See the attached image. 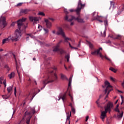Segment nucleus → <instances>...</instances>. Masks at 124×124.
Instances as JSON below:
<instances>
[{
    "instance_id": "f257e3e1",
    "label": "nucleus",
    "mask_w": 124,
    "mask_h": 124,
    "mask_svg": "<svg viewBox=\"0 0 124 124\" xmlns=\"http://www.w3.org/2000/svg\"><path fill=\"white\" fill-rule=\"evenodd\" d=\"M113 108V103L111 102H108L106 107L105 108V111L101 112V114L100 116V119H101L103 122H104V119L106 117V114L108 112H111V109Z\"/></svg>"
},
{
    "instance_id": "f03ea898",
    "label": "nucleus",
    "mask_w": 124,
    "mask_h": 124,
    "mask_svg": "<svg viewBox=\"0 0 124 124\" xmlns=\"http://www.w3.org/2000/svg\"><path fill=\"white\" fill-rule=\"evenodd\" d=\"M27 18H22L17 20V27L19 31H23L24 32L26 31V29L28 27V23H26V25L24 24V22H26Z\"/></svg>"
},
{
    "instance_id": "7ed1b4c3",
    "label": "nucleus",
    "mask_w": 124,
    "mask_h": 124,
    "mask_svg": "<svg viewBox=\"0 0 124 124\" xmlns=\"http://www.w3.org/2000/svg\"><path fill=\"white\" fill-rule=\"evenodd\" d=\"M64 20L67 21V22H72L73 20L78 21V23H84V20L82 18H79V17H75L74 16L72 15H66L64 17Z\"/></svg>"
},
{
    "instance_id": "20e7f679",
    "label": "nucleus",
    "mask_w": 124,
    "mask_h": 124,
    "mask_svg": "<svg viewBox=\"0 0 124 124\" xmlns=\"http://www.w3.org/2000/svg\"><path fill=\"white\" fill-rule=\"evenodd\" d=\"M21 31H20L16 29L15 32V33L13 36L11 35V40L12 41H18L19 40V37L22 36V33Z\"/></svg>"
},
{
    "instance_id": "39448f33",
    "label": "nucleus",
    "mask_w": 124,
    "mask_h": 124,
    "mask_svg": "<svg viewBox=\"0 0 124 124\" xmlns=\"http://www.w3.org/2000/svg\"><path fill=\"white\" fill-rule=\"evenodd\" d=\"M86 6L85 4H82V1L81 0H78L77 9L76 10H74L73 9H70L69 10L70 12H77V14H78L82 9V8H84Z\"/></svg>"
},
{
    "instance_id": "423d86ee",
    "label": "nucleus",
    "mask_w": 124,
    "mask_h": 124,
    "mask_svg": "<svg viewBox=\"0 0 124 124\" xmlns=\"http://www.w3.org/2000/svg\"><path fill=\"white\" fill-rule=\"evenodd\" d=\"M7 26V22H6V18L5 17H2L1 16L0 17V28L1 29H3Z\"/></svg>"
},
{
    "instance_id": "0eeeda50",
    "label": "nucleus",
    "mask_w": 124,
    "mask_h": 124,
    "mask_svg": "<svg viewBox=\"0 0 124 124\" xmlns=\"http://www.w3.org/2000/svg\"><path fill=\"white\" fill-rule=\"evenodd\" d=\"M54 82V79H52L50 78V77H47V78L43 81V85L44 86L41 88V90H42L45 87H46V85L47 84H50V83H53Z\"/></svg>"
},
{
    "instance_id": "6e6552de",
    "label": "nucleus",
    "mask_w": 124,
    "mask_h": 124,
    "mask_svg": "<svg viewBox=\"0 0 124 124\" xmlns=\"http://www.w3.org/2000/svg\"><path fill=\"white\" fill-rule=\"evenodd\" d=\"M91 55H92V56H96L97 55H99V57L102 59V60L104 59V56L102 55V53H99V50H96L92 52Z\"/></svg>"
},
{
    "instance_id": "1a4fd4ad",
    "label": "nucleus",
    "mask_w": 124,
    "mask_h": 124,
    "mask_svg": "<svg viewBox=\"0 0 124 124\" xmlns=\"http://www.w3.org/2000/svg\"><path fill=\"white\" fill-rule=\"evenodd\" d=\"M105 85L106 87V86H107L106 87V89L105 90V94H106V93H107V92H108V90H111V89L112 88V86L110 85V82H109L108 81H106L105 82Z\"/></svg>"
},
{
    "instance_id": "9d476101",
    "label": "nucleus",
    "mask_w": 124,
    "mask_h": 124,
    "mask_svg": "<svg viewBox=\"0 0 124 124\" xmlns=\"http://www.w3.org/2000/svg\"><path fill=\"white\" fill-rule=\"evenodd\" d=\"M56 34L57 35H62L63 37H65V34L64 33V31H63V30L62 28H59L58 29V31L57 32Z\"/></svg>"
},
{
    "instance_id": "9b49d317",
    "label": "nucleus",
    "mask_w": 124,
    "mask_h": 124,
    "mask_svg": "<svg viewBox=\"0 0 124 124\" xmlns=\"http://www.w3.org/2000/svg\"><path fill=\"white\" fill-rule=\"evenodd\" d=\"M29 20L31 22H33V24L35 25V24H37V22L39 21V19H38V18L37 17H33L32 16H29Z\"/></svg>"
},
{
    "instance_id": "f8f14e48",
    "label": "nucleus",
    "mask_w": 124,
    "mask_h": 124,
    "mask_svg": "<svg viewBox=\"0 0 124 124\" xmlns=\"http://www.w3.org/2000/svg\"><path fill=\"white\" fill-rule=\"evenodd\" d=\"M45 22L47 29H50V28H52V26L53 25L52 24V23H51V22H50L49 20H48L47 19H45Z\"/></svg>"
},
{
    "instance_id": "ddd939ff",
    "label": "nucleus",
    "mask_w": 124,
    "mask_h": 124,
    "mask_svg": "<svg viewBox=\"0 0 124 124\" xmlns=\"http://www.w3.org/2000/svg\"><path fill=\"white\" fill-rule=\"evenodd\" d=\"M11 40V36H9L7 38L3 39L2 41V44H5V43H8Z\"/></svg>"
},
{
    "instance_id": "4468645a",
    "label": "nucleus",
    "mask_w": 124,
    "mask_h": 124,
    "mask_svg": "<svg viewBox=\"0 0 124 124\" xmlns=\"http://www.w3.org/2000/svg\"><path fill=\"white\" fill-rule=\"evenodd\" d=\"M95 13H96V12H94L93 13V19L94 20H97V21H98L99 22H100V23H103V21L99 19V18H100V17L101 16H99L98 15H96V16H94V14Z\"/></svg>"
},
{
    "instance_id": "2eb2a0df",
    "label": "nucleus",
    "mask_w": 124,
    "mask_h": 124,
    "mask_svg": "<svg viewBox=\"0 0 124 124\" xmlns=\"http://www.w3.org/2000/svg\"><path fill=\"white\" fill-rule=\"evenodd\" d=\"M31 11V10L30 9H23L20 11V13H22L23 14H29V13Z\"/></svg>"
},
{
    "instance_id": "dca6fc26",
    "label": "nucleus",
    "mask_w": 124,
    "mask_h": 124,
    "mask_svg": "<svg viewBox=\"0 0 124 124\" xmlns=\"http://www.w3.org/2000/svg\"><path fill=\"white\" fill-rule=\"evenodd\" d=\"M61 99H62L63 103H64V100H66V93L63 94L62 96H61V97L59 98L58 101L61 100Z\"/></svg>"
},
{
    "instance_id": "f3484780",
    "label": "nucleus",
    "mask_w": 124,
    "mask_h": 124,
    "mask_svg": "<svg viewBox=\"0 0 124 124\" xmlns=\"http://www.w3.org/2000/svg\"><path fill=\"white\" fill-rule=\"evenodd\" d=\"M15 72H12L10 74L8 75V77L9 79H13L14 77H15Z\"/></svg>"
},
{
    "instance_id": "a211bd4d",
    "label": "nucleus",
    "mask_w": 124,
    "mask_h": 124,
    "mask_svg": "<svg viewBox=\"0 0 124 124\" xmlns=\"http://www.w3.org/2000/svg\"><path fill=\"white\" fill-rule=\"evenodd\" d=\"M15 60V62H16V71H17V74L18 75L19 80H20V82H21L22 80H21V77L20 76V72H19V70H18V68L17 67V65L18 64V63H17V60L16 59V58Z\"/></svg>"
},
{
    "instance_id": "6ab92c4d",
    "label": "nucleus",
    "mask_w": 124,
    "mask_h": 124,
    "mask_svg": "<svg viewBox=\"0 0 124 124\" xmlns=\"http://www.w3.org/2000/svg\"><path fill=\"white\" fill-rule=\"evenodd\" d=\"M15 60V62H16V71H17V74L18 75L19 80H20V82H21L22 80H21V77L20 76V72H19V70H18V68L17 67V65L18 64V63H17V60L16 59V58Z\"/></svg>"
},
{
    "instance_id": "aec40b11",
    "label": "nucleus",
    "mask_w": 124,
    "mask_h": 124,
    "mask_svg": "<svg viewBox=\"0 0 124 124\" xmlns=\"http://www.w3.org/2000/svg\"><path fill=\"white\" fill-rule=\"evenodd\" d=\"M67 114L66 121H68L69 124H70V117H71V112H68Z\"/></svg>"
},
{
    "instance_id": "412c9836",
    "label": "nucleus",
    "mask_w": 124,
    "mask_h": 124,
    "mask_svg": "<svg viewBox=\"0 0 124 124\" xmlns=\"http://www.w3.org/2000/svg\"><path fill=\"white\" fill-rule=\"evenodd\" d=\"M61 78L62 80H68V78H67V77H66V76L62 74H61Z\"/></svg>"
},
{
    "instance_id": "4be33fe9",
    "label": "nucleus",
    "mask_w": 124,
    "mask_h": 124,
    "mask_svg": "<svg viewBox=\"0 0 124 124\" xmlns=\"http://www.w3.org/2000/svg\"><path fill=\"white\" fill-rule=\"evenodd\" d=\"M103 95L102 94H101L99 95V98L98 99L97 101H96V104H97L98 107H100V106H99V104L98 103V101H99V100L102 97Z\"/></svg>"
},
{
    "instance_id": "5701e85b",
    "label": "nucleus",
    "mask_w": 124,
    "mask_h": 124,
    "mask_svg": "<svg viewBox=\"0 0 124 124\" xmlns=\"http://www.w3.org/2000/svg\"><path fill=\"white\" fill-rule=\"evenodd\" d=\"M31 116H30L26 119V124H30V123L31 122Z\"/></svg>"
},
{
    "instance_id": "b1692460",
    "label": "nucleus",
    "mask_w": 124,
    "mask_h": 124,
    "mask_svg": "<svg viewBox=\"0 0 124 124\" xmlns=\"http://www.w3.org/2000/svg\"><path fill=\"white\" fill-rule=\"evenodd\" d=\"M112 91H113V89H111L108 90V91H107L108 93L105 98V99H106V98H107V97H108V95L110 93V92H111Z\"/></svg>"
},
{
    "instance_id": "393cba45",
    "label": "nucleus",
    "mask_w": 124,
    "mask_h": 124,
    "mask_svg": "<svg viewBox=\"0 0 124 124\" xmlns=\"http://www.w3.org/2000/svg\"><path fill=\"white\" fill-rule=\"evenodd\" d=\"M12 89H13L12 86H9L7 88V90L8 93H10V92L12 91Z\"/></svg>"
},
{
    "instance_id": "a878e982",
    "label": "nucleus",
    "mask_w": 124,
    "mask_h": 124,
    "mask_svg": "<svg viewBox=\"0 0 124 124\" xmlns=\"http://www.w3.org/2000/svg\"><path fill=\"white\" fill-rule=\"evenodd\" d=\"M109 70H111V71H112V72H114V73H116L117 72V70H116V69L112 67H110Z\"/></svg>"
},
{
    "instance_id": "bb28decb",
    "label": "nucleus",
    "mask_w": 124,
    "mask_h": 124,
    "mask_svg": "<svg viewBox=\"0 0 124 124\" xmlns=\"http://www.w3.org/2000/svg\"><path fill=\"white\" fill-rule=\"evenodd\" d=\"M65 59H67V62H69V59H70V55L69 54H67V55L65 56Z\"/></svg>"
},
{
    "instance_id": "cd10ccee",
    "label": "nucleus",
    "mask_w": 124,
    "mask_h": 124,
    "mask_svg": "<svg viewBox=\"0 0 124 124\" xmlns=\"http://www.w3.org/2000/svg\"><path fill=\"white\" fill-rule=\"evenodd\" d=\"M72 81V78L70 77L69 78V83H68V86L70 87V86H71V82Z\"/></svg>"
},
{
    "instance_id": "c85d7f7f",
    "label": "nucleus",
    "mask_w": 124,
    "mask_h": 124,
    "mask_svg": "<svg viewBox=\"0 0 124 124\" xmlns=\"http://www.w3.org/2000/svg\"><path fill=\"white\" fill-rule=\"evenodd\" d=\"M38 15H39L40 16H45V14H44L43 12H40L38 14Z\"/></svg>"
},
{
    "instance_id": "c756f323",
    "label": "nucleus",
    "mask_w": 124,
    "mask_h": 124,
    "mask_svg": "<svg viewBox=\"0 0 124 124\" xmlns=\"http://www.w3.org/2000/svg\"><path fill=\"white\" fill-rule=\"evenodd\" d=\"M122 12H123V10H119L118 12H117V14L116 15V16H118L119 15H121V14L122 13Z\"/></svg>"
},
{
    "instance_id": "7c9ffc66",
    "label": "nucleus",
    "mask_w": 124,
    "mask_h": 124,
    "mask_svg": "<svg viewBox=\"0 0 124 124\" xmlns=\"http://www.w3.org/2000/svg\"><path fill=\"white\" fill-rule=\"evenodd\" d=\"M5 68H6L7 70V71H10V68L8 66V65L6 64L5 65Z\"/></svg>"
},
{
    "instance_id": "2f4dec72",
    "label": "nucleus",
    "mask_w": 124,
    "mask_h": 124,
    "mask_svg": "<svg viewBox=\"0 0 124 124\" xmlns=\"http://www.w3.org/2000/svg\"><path fill=\"white\" fill-rule=\"evenodd\" d=\"M59 51H60V49H59L58 47H56V46L53 50V52H58Z\"/></svg>"
},
{
    "instance_id": "473e14b6",
    "label": "nucleus",
    "mask_w": 124,
    "mask_h": 124,
    "mask_svg": "<svg viewBox=\"0 0 124 124\" xmlns=\"http://www.w3.org/2000/svg\"><path fill=\"white\" fill-rule=\"evenodd\" d=\"M38 29H39L38 30L39 31H42V26L39 25L38 27Z\"/></svg>"
},
{
    "instance_id": "72a5a7b5",
    "label": "nucleus",
    "mask_w": 124,
    "mask_h": 124,
    "mask_svg": "<svg viewBox=\"0 0 124 124\" xmlns=\"http://www.w3.org/2000/svg\"><path fill=\"white\" fill-rule=\"evenodd\" d=\"M123 116H124V112H122L119 115H118V118H123Z\"/></svg>"
},
{
    "instance_id": "f704fd0d",
    "label": "nucleus",
    "mask_w": 124,
    "mask_h": 124,
    "mask_svg": "<svg viewBox=\"0 0 124 124\" xmlns=\"http://www.w3.org/2000/svg\"><path fill=\"white\" fill-rule=\"evenodd\" d=\"M40 92V90H38V92L35 94L34 95H33L31 98V100H32V99H33V98L35 96V95H36V94H37V93H38Z\"/></svg>"
},
{
    "instance_id": "c9c22d12",
    "label": "nucleus",
    "mask_w": 124,
    "mask_h": 124,
    "mask_svg": "<svg viewBox=\"0 0 124 124\" xmlns=\"http://www.w3.org/2000/svg\"><path fill=\"white\" fill-rule=\"evenodd\" d=\"M104 23H105V27H107V26H108V20H106L104 21Z\"/></svg>"
},
{
    "instance_id": "e433bc0d",
    "label": "nucleus",
    "mask_w": 124,
    "mask_h": 124,
    "mask_svg": "<svg viewBox=\"0 0 124 124\" xmlns=\"http://www.w3.org/2000/svg\"><path fill=\"white\" fill-rule=\"evenodd\" d=\"M3 84L4 86V88H5H5H6V80L5 79V80L3 81Z\"/></svg>"
},
{
    "instance_id": "4c0bfd02",
    "label": "nucleus",
    "mask_w": 124,
    "mask_h": 124,
    "mask_svg": "<svg viewBox=\"0 0 124 124\" xmlns=\"http://www.w3.org/2000/svg\"><path fill=\"white\" fill-rule=\"evenodd\" d=\"M64 13H65L66 16V15H67V14H69V12H68V11H67V9H65L64 10Z\"/></svg>"
},
{
    "instance_id": "58836bf2",
    "label": "nucleus",
    "mask_w": 124,
    "mask_h": 124,
    "mask_svg": "<svg viewBox=\"0 0 124 124\" xmlns=\"http://www.w3.org/2000/svg\"><path fill=\"white\" fill-rule=\"evenodd\" d=\"M67 40H71V39L68 37H65V42H68Z\"/></svg>"
},
{
    "instance_id": "ea45409f",
    "label": "nucleus",
    "mask_w": 124,
    "mask_h": 124,
    "mask_svg": "<svg viewBox=\"0 0 124 124\" xmlns=\"http://www.w3.org/2000/svg\"><path fill=\"white\" fill-rule=\"evenodd\" d=\"M43 30H44V31H45V33H48V32H49V30L48 29L44 28Z\"/></svg>"
},
{
    "instance_id": "a19ab883",
    "label": "nucleus",
    "mask_w": 124,
    "mask_h": 124,
    "mask_svg": "<svg viewBox=\"0 0 124 124\" xmlns=\"http://www.w3.org/2000/svg\"><path fill=\"white\" fill-rule=\"evenodd\" d=\"M102 36L103 37H105V36H106V30L104 31V34H102Z\"/></svg>"
},
{
    "instance_id": "79ce46f5",
    "label": "nucleus",
    "mask_w": 124,
    "mask_h": 124,
    "mask_svg": "<svg viewBox=\"0 0 124 124\" xmlns=\"http://www.w3.org/2000/svg\"><path fill=\"white\" fill-rule=\"evenodd\" d=\"M115 112H118V113H119L120 114V110L119 109V108H115Z\"/></svg>"
},
{
    "instance_id": "37998d69",
    "label": "nucleus",
    "mask_w": 124,
    "mask_h": 124,
    "mask_svg": "<svg viewBox=\"0 0 124 124\" xmlns=\"http://www.w3.org/2000/svg\"><path fill=\"white\" fill-rule=\"evenodd\" d=\"M89 47L90 48H91V49H93V44L90 43H89Z\"/></svg>"
},
{
    "instance_id": "c03bdc74",
    "label": "nucleus",
    "mask_w": 124,
    "mask_h": 124,
    "mask_svg": "<svg viewBox=\"0 0 124 124\" xmlns=\"http://www.w3.org/2000/svg\"><path fill=\"white\" fill-rule=\"evenodd\" d=\"M71 110H72V112L74 113V114H75L76 111H75V109L74 108H71Z\"/></svg>"
},
{
    "instance_id": "a18cd8bd",
    "label": "nucleus",
    "mask_w": 124,
    "mask_h": 124,
    "mask_svg": "<svg viewBox=\"0 0 124 124\" xmlns=\"http://www.w3.org/2000/svg\"><path fill=\"white\" fill-rule=\"evenodd\" d=\"M60 54L61 55H62V54H64V50H63V49H61L60 50Z\"/></svg>"
},
{
    "instance_id": "49530a36",
    "label": "nucleus",
    "mask_w": 124,
    "mask_h": 124,
    "mask_svg": "<svg viewBox=\"0 0 124 124\" xmlns=\"http://www.w3.org/2000/svg\"><path fill=\"white\" fill-rule=\"evenodd\" d=\"M16 93H17V89H16V87H15L14 94L15 96H16Z\"/></svg>"
},
{
    "instance_id": "de8ad7c7",
    "label": "nucleus",
    "mask_w": 124,
    "mask_h": 124,
    "mask_svg": "<svg viewBox=\"0 0 124 124\" xmlns=\"http://www.w3.org/2000/svg\"><path fill=\"white\" fill-rule=\"evenodd\" d=\"M69 45L70 48H72V49H77L76 47L72 46H71V44H70V43L69 44Z\"/></svg>"
},
{
    "instance_id": "09e8293b",
    "label": "nucleus",
    "mask_w": 124,
    "mask_h": 124,
    "mask_svg": "<svg viewBox=\"0 0 124 124\" xmlns=\"http://www.w3.org/2000/svg\"><path fill=\"white\" fill-rule=\"evenodd\" d=\"M69 96L71 97V101L72 102H73V97H72V96L71 95V94L70 93H69Z\"/></svg>"
},
{
    "instance_id": "8fccbe9b",
    "label": "nucleus",
    "mask_w": 124,
    "mask_h": 124,
    "mask_svg": "<svg viewBox=\"0 0 124 124\" xmlns=\"http://www.w3.org/2000/svg\"><path fill=\"white\" fill-rule=\"evenodd\" d=\"M4 96H5V95H2V97L3 98V99H8V98H9L8 97H4Z\"/></svg>"
},
{
    "instance_id": "3c124183",
    "label": "nucleus",
    "mask_w": 124,
    "mask_h": 124,
    "mask_svg": "<svg viewBox=\"0 0 124 124\" xmlns=\"http://www.w3.org/2000/svg\"><path fill=\"white\" fill-rule=\"evenodd\" d=\"M104 58H105V59H106V60H107L108 61H109V62L111 61V60L110 59V58H108V57H106V56H104Z\"/></svg>"
},
{
    "instance_id": "603ef678",
    "label": "nucleus",
    "mask_w": 124,
    "mask_h": 124,
    "mask_svg": "<svg viewBox=\"0 0 124 124\" xmlns=\"http://www.w3.org/2000/svg\"><path fill=\"white\" fill-rule=\"evenodd\" d=\"M48 20H50L52 21V22H54V21H55V19H54V18H53L48 17Z\"/></svg>"
},
{
    "instance_id": "864d4df0",
    "label": "nucleus",
    "mask_w": 124,
    "mask_h": 124,
    "mask_svg": "<svg viewBox=\"0 0 124 124\" xmlns=\"http://www.w3.org/2000/svg\"><path fill=\"white\" fill-rule=\"evenodd\" d=\"M22 4H23V3H18V4H17L16 6H21V5H22Z\"/></svg>"
},
{
    "instance_id": "5fc2aeb1",
    "label": "nucleus",
    "mask_w": 124,
    "mask_h": 124,
    "mask_svg": "<svg viewBox=\"0 0 124 124\" xmlns=\"http://www.w3.org/2000/svg\"><path fill=\"white\" fill-rule=\"evenodd\" d=\"M2 80H3L2 79V78H0V84H2V81H1Z\"/></svg>"
},
{
    "instance_id": "6e6d98bb",
    "label": "nucleus",
    "mask_w": 124,
    "mask_h": 124,
    "mask_svg": "<svg viewBox=\"0 0 124 124\" xmlns=\"http://www.w3.org/2000/svg\"><path fill=\"white\" fill-rule=\"evenodd\" d=\"M56 48H60V45L59 44H57L56 46H55Z\"/></svg>"
},
{
    "instance_id": "4d7b16f0",
    "label": "nucleus",
    "mask_w": 124,
    "mask_h": 124,
    "mask_svg": "<svg viewBox=\"0 0 124 124\" xmlns=\"http://www.w3.org/2000/svg\"><path fill=\"white\" fill-rule=\"evenodd\" d=\"M12 55L14 57V59H15V60H16V55L14 54V53H12Z\"/></svg>"
},
{
    "instance_id": "13d9d810",
    "label": "nucleus",
    "mask_w": 124,
    "mask_h": 124,
    "mask_svg": "<svg viewBox=\"0 0 124 124\" xmlns=\"http://www.w3.org/2000/svg\"><path fill=\"white\" fill-rule=\"evenodd\" d=\"M32 113L33 114H35V108L32 109Z\"/></svg>"
},
{
    "instance_id": "bf43d9fd",
    "label": "nucleus",
    "mask_w": 124,
    "mask_h": 124,
    "mask_svg": "<svg viewBox=\"0 0 124 124\" xmlns=\"http://www.w3.org/2000/svg\"><path fill=\"white\" fill-rule=\"evenodd\" d=\"M99 50V53H101L100 52V50H102V47H99V49H97Z\"/></svg>"
},
{
    "instance_id": "052dcab7",
    "label": "nucleus",
    "mask_w": 124,
    "mask_h": 124,
    "mask_svg": "<svg viewBox=\"0 0 124 124\" xmlns=\"http://www.w3.org/2000/svg\"><path fill=\"white\" fill-rule=\"evenodd\" d=\"M88 120H89V116H87L86 117L85 121H86V122H88Z\"/></svg>"
},
{
    "instance_id": "680f3d73",
    "label": "nucleus",
    "mask_w": 124,
    "mask_h": 124,
    "mask_svg": "<svg viewBox=\"0 0 124 124\" xmlns=\"http://www.w3.org/2000/svg\"><path fill=\"white\" fill-rule=\"evenodd\" d=\"M69 106H70V107H71V108H73V107H72V103H70Z\"/></svg>"
},
{
    "instance_id": "e2e57ef3",
    "label": "nucleus",
    "mask_w": 124,
    "mask_h": 124,
    "mask_svg": "<svg viewBox=\"0 0 124 124\" xmlns=\"http://www.w3.org/2000/svg\"><path fill=\"white\" fill-rule=\"evenodd\" d=\"M107 124H110V122H109V120H108V119H107Z\"/></svg>"
},
{
    "instance_id": "0e129e2a",
    "label": "nucleus",
    "mask_w": 124,
    "mask_h": 124,
    "mask_svg": "<svg viewBox=\"0 0 124 124\" xmlns=\"http://www.w3.org/2000/svg\"><path fill=\"white\" fill-rule=\"evenodd\" d=\"M110 80H111V81H115V80L114 79V78H113V77H110Z\"/></svg>"
},
{
    "instance_id": "69168bd1",
    "label": "nucleus",
    "mask_w": 124,
    "mask_h": 124,
    "mask_svg": "<svg viewBox=\"0 0 124 124\" xmlns=\"http://www.w3.org/2000/svg\"><path fill=\"white\" fill-rule=\"evenodd\" d=\"M119 37H121V35H117V36L116 37V39H119Z\"/></svg>"
},
{
    "instance_id": "338daca9",
    "label": "nucleus",
    "mask_w": 124,
    "mask_h": 124,
    "mask_svg": "<svg viewBox=\"0 0 124 124\" xmlns=\"http://www.w3.org/2000/svg\"><path fill=\"white\" fill-rule=\"evenodd\" d=\"M62 42V40H61V41L58 43V44H59V45H60V44H61Z\"/></svg>"
},
{
    "instance_id": "774afa93",
    "label": "nucleus",
    "mask_w": 124,
    "mask_h": 124,
    "mask_svg": "<svg viewBox=\"0 0 124 124\" xmlns=\"http://www.w3.org/2000/svg\"><path fill=\"white\" fill-rule=\"evenodd\" d=\"M65 69H66V70H68V69H67V67H66V66H65V65H64Z\"/></svg>"
}]
</instances>
